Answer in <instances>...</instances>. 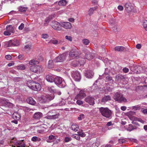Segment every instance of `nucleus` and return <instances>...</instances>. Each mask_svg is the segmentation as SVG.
Returning a JSON list of instances; mask_svg holds the SVG:
<instances>
[{
  "label": "nucleus",
  "mask_w": 147,
  "mask_h": 147,
  "mask_svg": "<svg viewBox=\"0 0 147 147\" xmlns=\"http://www.w3.org/2000/svg\"><path fill=\"white\" fill-rule=\"evenodd\" d=\"M55 138V136L53 135L49 136L48 139L47 140V142H51L53 141Z\"/></svg>",
  "instance_id": "nucleus-30"
},
{
  "label": "nucleus",
  "mask_w": 147,
  "mask_h": 147,
  "mask_svg": "<svg viewBox=\"0 0 147 147\" xmlns=\"http://www.w3.org/2000/svg\"><path fill=\"white\" fill-rule=\"evenodd\" d=\"M110 72V70L109 69L107 68L105 69V71L104 74L102 76H101L100 79H101L102 77L104 76L105 75H108Z\"/></svg>",
  "instance_id": "nucleus-40"
},
{
  "label": "nucleus",
  "mask_w": 147,
  "mask_h": 147,
  "mask_svg": "<svg viewBox=\"0 0 147 147\" xmlns=\"http://www.w3.org/2000/svg\"><path fill=\"white\" fill-rule=\"evenodd\" d=\"M31 46L30 45H26L25 46V49H31Z\"/></svg>",
  "instance_id": "nucleus-63"
},
{
  "label": "nucleus",
  "mask_w": 147,
  "mask_h": 147,
  "mask_svg": "<svg viewBox=\"0 0 147 147\" xmlns=\"http://www.w3.org/2000/svg\"><path fill=\"white\" fill-rule=\"evenodd\" d=\"M112 125H113V124H112L111 121H109L107 122L106 124L107 126L108 127H109Z\"/></svg>",
  "instance_id": "nucleus-60"
},
{
  "label": "nucleus",
  "mask_w": 147,
  "mask_h": 147,
  "mask_svg": "<svg viewBox=\"0 0 147 147\" xmlns=\"http://www.w3.org/2000/svg\"><path fill=\"white\" fill-rule=\"evenodd\" d=\"M77 50L76 49H72L69 53V56L71 57H76L80 54Z\"/></svg>",
  "instance_id": "nucleus-8"
},
{
  "label": "nucleus",
  "mask_w": 147,
  "mask_h": 147,
  "mask_svg": "<svg viewBox=\"0 0 147 147\" xmlns=\"http://www.w3.org/2000/svg\"><path fill=\"white\" fill-rule=\"evenodd\" d=\"M99 110L101 115L107 118H111L112 114V111L107 107H101Z\"/></svg>",
  "instance_id": "nucleus-2"
},
{
  "label": "nucleus",
  "mask_w": 147,
  "mask_h": 147,
  "mask_svg": "<svg viewBox=\"0 0 147 147\" xmlns=\"http://www.w3.org/2000/svg\"><path fill=\"white\" fill-rule=\"evenodd\" d=\"M125 47L123 46H116L115 48V51L118 52L123 51Z\"/></svg>",
  "instance_id": "nucleus-25"
},
{
  "label": "nucleus",
  "mask_w": 147,
  "mask_h": 147,
  "mask_svg": "<svg viewBox=\"0 0 147 147\" xmlns=\"http://www.w3.org/2000/svg\"><path fill=\"white\" fill-rule=\"evenodd\" d=\"M42 113L40 112H37L35 113L32 116L33 119L36 120H38L43 116Z\"/></svg>",
  "instance_id": "nucleus-11"
},
{
  "label": "nucleus",
  "mask_w": 147,
  "mask_h": 147,
  "mask_svg": "<svg viewBox=\"0 0 147 147\" xmlns=\"http://www.w3.org/2000/svg\"><path fill=\"white\" fill-rule=\"evenodd\" d=\"M76 103L78 105H81L83 104V102L80 100H78L76 101Z\"/></svg>",
  "instance_id": "nucleus-57"
},
{
  "label": "nucleus",
  "mask_w": 147,
  "mask_h": 147,
  "mask_svg": "<svg viewBox=\"0 0 147 147\" xmlns=\"http://www.w3.org/2000/svg\"><path fill=\"white\" fill-rule=\"evenodd\" d=\"M95 56V54L93 53L88 52L86 54L85 58L88 60H91Z\"/></svg>",
  "instance_id": "nucleus-14"
},
{
  "label": "nucleus",
  "mask_w": 147,
  "mask_h": 147,
  "mask_svg": "<svg viewBox=\"0 0 147 147\" xmlns=\"http://www.w3.org/2000/svg\"><path fill=\"white\" fill-rule=\"evenodd\" d=\"M143 25L144 28H147V20H145L144 21Z\"/></svg>",
  "instance_id": "nucleus-45"
},
{
  "label": "nucleus",
  "mask_w": 147,
  "mask_h": 147,
  "mask_svg": "<svg viewBox=\"0 0 147 147\" xmlns=\"http://www.w3.org/2000/svg\"><path fill=\"white\" fill-rule=\"evenodd\" d=\"M24 24L23 23H22L19 26L18 29L20 30H22L24 27Z\"/></svg>",
  "instance_id": "nucleus-54"
},
{
  "label": "nucleus",
  "mask_w": 147,
  "mask_h": 147,
  "mask_svg": "<svg viewBox=\"0 0 147 147\" xmlns=\"http://www.w3.org/2000/svg\"><path fill=\"white\" fill-rule=\"evenodd\" d=\"M12 117L14 119L18 120L20 119L21 116V115L18 112H16L13 113Z\"/></svg>",
  "instance_id": "nucleus-18"
},
{
  "label": "nucleus",
  "mask_w": 147,
  "mask_h": 147,
  "mask_svg": "<svg viewBox=\"0 0 147 147\" xmlns=\"http://www.w3.org/2000/svg\"><path fill=\"white\" fill-rule=\"evenodd\" d=\"M136 47L138 49H140L141 47V45L140 44H138L136 45Z\"/></svg>",
  "instance_id": "nucleus-62"
},
{
  "label": "nucleus",
  "mask_w": 147,
  "mask_h": 147,
  "mask_svg": "<svg viewBox=\"0 0 147 147\" xmlns=\"http://www.w3.org/2000/svg\"><path fill=\"white\" fill-rule=\"evenodd\" d=\"M5 58L8 60H11L12 59L11 57L9 55H6L5 56Z\"/></svg>",
  "instance_id": "nucleus-49"
},
{
  "label": "nucleus",
  "mask_w": 147,
  "mask_h": 147,
  "mask_svg": "<svg viewBox=\"0 0 147 147\" xmlns=\"http://www.w3.org/2000/svg\"><path fill=\"white\" fill-rule=\"evenodd\" d=\"M111 80H112L113 82L114 81L112 77L110 75H108L106 77L105 79L106 82H108Z\"/></svg>",
  "instance_id": "nucleus-36"
},
{
  "label": "nucleus",
  "mask_w": 147,
  "mask_h": 147,
  "mask_svg": "<svg viewBox=\"0 0 147 147\" xmlns=\"http://www.w3.org/2000/svg\"><path fill=\"white\" fill-rule=\"evenodd\" d=\"M86 95L84 91L81 90L80 91L79 93L77 95L76 97L78 99H81L83 98Z\"/></svg>",
  "instance_id": "nucleus-17"
},
{
  "label": "nucleus",
  "mask_w": 147,
  "mask_h": 147,
  "mask_svg": "<svg viewBox=\"0 0 147 147\" xmlns=\"http://www.w3.org/2000/svg\"><path fill=\"white\" fill-rule=\"evenodd\" d=\"M65 55L62 54L56 57L53 60V61L55 63L58 62H61L65 59Z\"/></svg>",
  "instance_id": "nucleus-10"
},
{
  "label": "nucleus",
  "mask_w": 147,
  "mask_h": 147,
  "mask_svg": "<svg viewBox=\"0 0 147 147\" xmlns=\"http://www.w3.org/2000/svg\"><path fill=\"white\" fill-rule=\"evenodd\" d=\"M125 9L128 12H129L131 11L132 8L131 5L129 3H126L125 5Z\"/></svg>",
  "instance_id": "nucleus-26"
},
{
  "label": "nucleus",
  "mask_w": 147,
  "mask_h": 147,
  "mask_svg": "<svg viewBox=\"0 0 147 147\" xmlns=\"http://www.w3.org/2000/svg\"><path fill=\"white\" fill-rule=\"evenodd\" d=\"M118 9L120 11L122 10L123 9V7L122 6L119 5L118 7Z\"/></svg>",
  "instance_id": "nucleus-61"
},
{
  "label": "nucleus",
  "mask_w": 147,
  "mask_h": 147,
  "mask_svg": "<svg viewBox=\"0 0 147 147\" xmlns=\"http://www.w3.org/2000/svg\"><path fill=\"white\" fill-rule=\"evenodd\" d=\"M71 140L72 139L70 137H66L65 138L64 141L66 142H67L71 141Z\"/></svg>",
  "instance_id": "nucleus-44"
},
{
  "label": "nucleus",
  "mask_w": 147,
  "mask_h": 147,
  "mask_svg": "<svg viewBox=\"0 0 147 147\" xmlns=\"http://www.w3.org/2000/svg\"><path fill=\"white\" fill-rule=\"evenodd\" d=\"M122 70L124 72L127 73L129 72V69L128 68L125 67Z\"/></svg>",
  "instance_id": "nucleus-51"
},
{
  "label": "nucleus",
  "mask_w": 147,
  "mask_h": 147,
  "mask_svg": "<svg viewBox=\"0 0 147 147\" xmlns=\"http://www.w3.org/2000/svg\"><path fill=\"white\" fill-rule=\"evenodd\" d=\"M51 25V27L55 30L60 31L61 30L60 24L56 21H53Z\"/></svg>",
  "instance_id": "nucleus-7"
},
{
  "label": "nucleus",
  "mask_w": 147,
  "mask_h": 147,
  "mask_svg": "<svg viewBox=\"0 0 147 147\" xmlns=\"http://www.w3.org/2000/svg\"><path fill=\"white\" fill-rule=\"evenodd\" d=\"M17 147H25V144L23 141H20L18 143Z\"/></svg>",
  "instance_id": "nucleus-31"
},
{
  "label": "nucleus",
  "mask_w": 147,
  "mask_h": 147,
  "mask_svg": "<svg viewBox=\"0 0 147 147\" xmlns=\"http://www.w3.org/2000/svg\"><path fill=\"white\" fill-rule=\"evenodd\" d=\"M61 115V112L58 110L53 109L49 111L47 113V119H55L59 118Z\"/></svg>",
  "instance_id": "nucleus-1"
},
{
  "label": "nucleus",
  "mask_w": 147,
  "mask_h": 147,
  "mask_svg": "<svg viewBox=\"0 0 147 147\" xmlns=\"http://www.w3.org/2000/svg\"><path fill=\"white\" fill-rule=\"evenodd\" d=\"M94 72L92 71L87 70L85 71V75L87 78H90L93 76Z\"/></svg>",
  "instance_id": "nucleus-16"
},
{
  "label": "nucleus",
  "mask_w": 147,
  "mask_h": 147,
  "mask_svg": "<svg viewBox=\"0 0 147 147\" xmlns=\"http://www.w3.org/2000/svg\"><path fill=\"white\" fill-rule=\"evenodd\" d=\"M124 79H125V78L121 74H118L116 76L115 80L118 82Z\"/></svg>",
  "instance_id": "nucleus-20"
},
{
  "label": "nucleus",
  "mask_w": 147,
  "mask_h": 147,
  "mask_svg": "<svg viewBox=\"0 0 147 147\" xmlns=\"http://www.w3.org/2000/svg\"><path fill=\"white\" fill-rule=\"evenodd\" d=\"M65 38L66 39L71 41H72V38L70 36H65Z\"/></svg>",
  "instance_id": "nucleus-50"
},
{
  "label": "nucleus",
  "mask_w": 147,
  "mask_h": 147,
  "mask_svg": "<svg viewBox=\"0 0 147 147\" xmlns=\"http://www.w3.org/2000/svg\"><path fill=\"white\" fill-rule=\"evenodd\" d=\"M46 79L48 82H53L54 80V78L52 76L49 75L46 76Z\"/></svg>",
  "instance_id": "nucleus-24"
},
{
  "label": "nucleus",
  "mask_w": 147,
  "mask_h": 147,
  "mask_svg": "<svg viewBox=\"0 0 147 147\" xmlns=\"http://www.w3.org/2000/svg\"><path fill=\"white\" fill-rule=\"evenodd\" d=\"M5 44L7 47H11L13 46V42L12 40H10L8 42H5Z\"/></svg>",
  "instance_id": "nucleus-33"
},
{
  "label": "nucleus",
  "mask_w": 147,
  "mask_h": 147,
  "mask_svg": "<svg viewBox=\"0 0 147 147\" xmlns=\"http://www.w3.org/2000/svg\"><path fill=\"white\" fill-rule=\"evenodd\" d=\"M6 30L11 33H13L14 32V29L11 25L7 26L6 27Z\"/></svg>",
  "instance_id": "nucleus-27"
},
{
  "label": "nucleus",
  "mask_w": 147,
  "mask_h": 147,
  "mask_svg": "<svg viewBox=\"0 0 147 147\" xmlns=\"http://www.w3.org/2000/svg\"><path fill=\"white\" fill-rule=\"evenodd\" d=\"M37 137L36 136H34L31 138V140L32 141L36 142L37 141Z\"/></svg>",
  "instance_id": "nucleus-58"
},
{
  "label": "nucleus",
  "mask_w": 147,
  "mask_h": 147,
  "mask_svg": "<svg viewBox=\"0 0 147 147\" xmlns=\"http://www.w3.org/2000/svg\"><path fill=\"white\" fill-rule=\"evenodd\" d=\"M111 100V97L110 96H105L102 98L101 101L102 102L105 103Z\"/></svg>",
  "instance_id": "nucleus-21"
},
{
  "label": "nucleus",
  "mask_w": 147,
  "mask_h": 147,
  "mask_svg": "<svg viewBox=\"0 0 147 147\" xmlns=\"http://www.w3.org/2000/svg\"><path fill=\"white\" fill-rule=\"evenodd\" d=\"M27 8L23 7L22 6H20L18 8L19 10L21 12H26Z\"/></svg>",
  "instance_id": "nucleus-32"
},
{
  "label": "nucleus",
  "mask_w": 147,
  "mask_h": 147,
  "mask_svg": "<svg viewBox=\"0 0 147 147\" xmlns=\"http://www.w3.org/2000/svg\"><path fill=\"white\" fill-rule=\"evenodd\" d=\"M13 42V46H18L19 45L18 41L16 39H14V40H12Z\"/></svg>",
  "instance_id": "nucleus-37"
},
{
  "label": "nucleus",
  "mask_w": 147,
  "mask_h": 147,
  "mask_svg": "<svg viewBox=\"0 0 147 147\" xmlns=\"http://www.w3.org/2000/svg\"><path fill=\"white\" fill-rule=\"evenodd\" d=\"M5 104L9 107H11L13 106V105L12 103L7 101L5 102Z\"/></svg>",
  "instance_id": "nucleus-42"
},
{
  "label": "nucleus",
  "mask_w": 147,
  "mask_h": 147,
  "mask_svg": "<svg viewBox=\"0 0 147 147\" xmlns=\"http://www.w3.org/2000/svg\"><path fill=\"white\" fill-rule=\"evenodd\" d=\"M26 101L28 103L31 105H34L36 103L35 101L32 97L28 98L27 99Z\"/></svg>",
  "instance_id": "nucleus-19"
},
{
  "label": "nucleus",
  "mask_w": 147,
  "mask_h": 147,
  "mask_svg": "<svg viewBox=\"0 0 147 147\" xmlns=\"http://www.w3.org/2000/svg\"><path fill=\"white\" fill-rule=\"evenodd\" d=\"M11 33L9 32L7 30L5 31L4 32V34L6 36L10 35L11 34Z\"/></svg>",
  "instance_id": "nucleus-48"
},
{
  "label": "nucleus",
  "mask_w": 147,
  "mask_h": 147,
  "mask_svg": "<svg viewBox=\"0 0 147 147\" xmlns=\"http://www.w3.org/2000/svg\"><path fill=\"white\" fill-rule=\"evenodd\" d=\"M72 78L76 81H80L81 79V76L80 73L77 71H74L72 74Z\"/></svg>",
  "instance_id": "nucleus-6"
},
{
  "label": "nucleus",
  "mask_w": 147,
  "mask_h": 147,
  "mask_svg": "<svg viewBox=\"0 0 147 147\" xmlns=\"http://www.w3.org/2000/svg\"><path fill=\"white\" fill-rule=\"evenodd\" d=\"M119 142L120 144L125 143L126 141L124 139L121 138L119 140Z\"/></svg>",
  "instance_id": "nucleus-47"
},
{
  "label": "nucleus",
  "mask_w": 147,
  "mask_h": 147,
  "mask_svg": "<svg viewBox=\"0 0 147 147\" xmlns=\"http://www.w3.org/2000/svg\"><path fill=\"white\" fill-rule=\"evenodd\" d=\"M121 109L122 111H124L126 110V107L125 106H122L121 108Z\"/></svg>",
  "instance_id": "nucleus-64"
},
{
  "label": "nucleus",
  "mask_w": 147,
  "mask_h": 147,
  "mask_svg": "<svg viewBox=\"0 0 147 147\" xmlns=\"http://www.w3.org/2000/svg\"><path fill=\"white\" fill-rule=\"evenodd\" d=\"M82 42L85 45H87L89 43V41L87 39H83L82 40Z\"/></svg>",
  "instance_id": "nucleus-41"
},
{
  "label": "nucleus",
  "mask_w": 147,
  "mask_h": 147,
  "mask_svg": "<svg viewBox=\"0 0 147 147\" xmlns=\"http://www.w3.org/2000/svg\"><path fill=\"white\" fill-rule=\"evenodd\" d=\"M73 137L78 140H79L80 139V136L76 134L73 135Z\"/></svg>",
  "instance_id": "nucleus-46"
},
{
  "label": "nucleus",
  "mask_w": 147,
  "mask_h": 147,
  "mask_svg": "<svg viewBox=\"0 0 147 147\" xmlns=\"http://www.w3.org/2000/svg\"><path fill=\"white\" fill-rule=\"evenodd\" d=\"M55 84L60 88H64L66 85L65 82L63 81L62 79L60 77L57 76L54 78Z\"/></svg>",
  "instance_id": "nucleus-4"
},
{
  "label": "nucleus",
  "mask_w": 147,
  "mask_h": 147,
  "mask_svg": "<svg viewBox=\"0 0 147 147\" xmlns=\"http://www.w3.org/2000/svg\"><path fill=\"white\" fill-rule=\"evenodd\" d=\"M18 57L19 59L22 60L24 58V56L23 55H20L18 56Z\"/></svg>",
  "instance_id": "nucleus-56"
},
{
  "label": "nucleus",
  "mask_w": 147,
  "mask_h": 147,
  "mask_svg": "<svg viewBox=\"0 0 147 147\" xmlns=\"http://www.w3.org/2000/svg\"><path fill=\"white\" fill-rule=\"evenodd\" d=\"M136 128L135 126H133L132 124H129V125L128 127V130L131 131L132 130L136 129Z\"/></svg>",
  "instance_id": "nucleus-34"
},
{
  "label": "nucleus",
  "mask_w": 147,
  "mask_h": 147,
  "mask_svg": "<svg viewBox=\"0 0 147 147\" xmlns=\"http://www.w3.org/2000/svg\"><path fill=\"white\" fill-rule=\"evenodd\" d=\"M53 60H50L49 61L48 63V67L49 68H52L54 67V65Z\"/></svg>",
  "instance_id": "nucleus-28"
},
{
  "label": "nucleus",
  "mask_w": 147,
  "mask_h": 147,
  "mask_svg": "<svg viewBox=\"0 0 147 147\" xmlns=\"http://www.w3.org/2000/svg\"><path fill=\"white\" fill-rule=\"evenodd\" d=\"M17 68L18 69L24 70L25 69V67L24 65L23 64H21L17 66Z\"/></svg>",
  "instance_id": "nucleus-39"
},
{
  "label": "nucleus",
  "mask_w": 147,
  "mask_h": 147,
  "mask_svg": "<svg viewBox=\"0 0 147 147\" xmlns=\"http://www.w3.org/2000/svg\"><path fill=\"white\" fill-rule=\"evenodd\" d=\"M30 70L34 72H37L40 71L41 67L39 66L33 65L30 67Z\"/></svg>",
  "instance_id": "nucleus-15"
},
{
  "label": "nucleus",
  "mask_w": 147,
  "mask_h": 147,
  "mask_svg": "<svg viewBox=\"0 0 147 147\" xmlns=\"http://www.w3.org/2000/svg\"><path fill=\"white\" fill-rule=\"evenodd\" d=\"M71 129L75 131H77L78 129V125L76 123L73 124L71 127Z\"/></svg>",
  "instance_id": "nucleus-23"
},
{
  "label": "nucleus",
  "mask_w": 147,
  "mask_h": 147,
  "mask_svg": "<svg viewBox=\"0 0 147 147\" xmlns=\"http://www.w3.org/2000/svg\"><path fill=\"white\" fill-rule=\"evenodd\" d=\"M27 84L28 87L34 91H39L41 89V86L38 83L33 81L28 82Z\"/></svg>",
  "instance_id": "nucleus-3"
},
{
  "label": "nucleus",
  "mask_w": 147,
  "mask_h": 147,
  "mask_svg": "<svg viewBox=\"0 0 147 147\" xmlns=\"http://www.w3.org/2000/svg\"><path fill=\"white\" fill-rule=\"evenodd\" d=\"M130 68L131 70V71H134L135 70L136 68V66H134V65L132 66H130Z\"/></svg>",
  "instance_id": "nucleus-52"
},
{
  "label": "nucleus",
  "mask_w": 147,
  "mask_h": 147,
  "mask_svg": "<svg viewBox=\"0 0 147 147\" xmlns=\"http://www.w3.org/2000/svg\"><path fill=\"white\" fill-rule=\"evenodd\" d=\"M60 26L66 29H70L72 27L71 24L69 22H61Z\"/></svg>",
  "instance_id": "nucleus-13"
},
{
  "label": "nucleus",
  "mask_w": 147,
  "mask_h": 147,
  "mask_svg": "<svg viewBox=\"0 0 147 147\" xmlns=\"http://www.w3.org/2000/svg\"><path fill=\"white\" fill-rule=\"evenodd\" d=\"M59 41L57 40H53L51 41V42L54 44H56L59 43Z\"/></svg>",
  "instance_id": "nucleus-53"
},
{
  "label": "nucleus",
  "mask_w": 147,
  "mask_h": 147,
  "mask_svg": "<svg viewBox=\"0 0 147 147\" xmlns=\"http://www.w3.org/2000/svg\"><path fill=\"white\" fill-rule=\"evenodd\" d=\"M66 4L67 1L65 0H62L59 1L58 5L59 6H65Z\"/></svg>",
  "instance_id": "nucleus-29"
},
{
  "label": "nucleus",
  "mask_w": 147,
  "mask_h": 147,
  "mask_svg": "<svg viewBox=\"0 0 147 147\" xmlns=\"http://www.w3.org/2000/svg\"><path fill=\"white\" fill-rule=\"evenodd\" d=\"M29 63L30 65H36L38 63V62L37 60L32 59L30 60Z\"/></svg>",
  "instance_id": "nucleus-35"
},
{
  "label": "nucleus",
  "mask_w": 147,
  "mask_h": 147,
  "mask_svg": "<svg viewBox=\"0 0 147 147\" xmlns=\"http://www.w3.org/2000/svg\"><path fill=\"white\" fill-rule=\"evenodd\" d=\"M42 38L45 39H46L49 36L47 34H43L42 35Z\"/></svg>",
  "instance_id": "nucleus-59"
},
{
  "label": "nucleus",
  "mask_w": 147,
  "mask_h": 147,
  "mask_svg": "<svg viewBox=\"0 0 147 147\" xmlns=\"http://www.w3.org/2000/svg\"><path fill=\"white\" fill-rule=\"evenodd\" d=\"M114 99L115 100L119 102L127 101V99L123 97V95L118 92L115 94Z\"/></svg>",
  "instance_id": "nucleus-5"
},
{
  "label": "nucleus",
  "mask_w": 147,
  "mask_h": 147,
  "mask_svg": "<svg viewBox=\"0 0 147 147\" xmlns=\"http://www.w3.org/2000/svg\"><path fill=\"white\" fill-rule=\"evenodd\" d=\"M84 118V115L83 114H82L79 115L78 117V119L79 120H81Z\"/></svg>",
  "instance_id": "nucleus-43"
},
{
  "label": "nucleus",
  "mask_w": 147,
  "mask_h": 147,
  "mask_svg": "<svg viewBox=\"0 0 147 147\" xmlns=\"http://www.w3.org/2000/svg\"><path fill=\"white\" fill-rule=\"evenodd\" d=\"M47 89L51 93H55L57 92V90L53 86H48Z\"/></svg>",
  "instance_id": "nucleus-22"
},
{
  "label": "nucleus",
  "mask_w": 147,
  "mask_h": 147,
  "mask_svg": "<svg viewBox=\"0 0 147 147\" xmlns=\"http://www.w3.org/2000/svg\"><path fill=\"white\" fill-rule=\"evenodd\" d=\"M94 98L89 96L85 99L86 102L88 103L90 105H93L94 104Z\"/></svg>",
  "instance_id": "nucleus-12"
},
{
  "label": "nucleus",
  "mask_w": 147,
  "mask_h": 147,
  "mask_svg": "<svg viewBox=\"0 0 147 147\" xmlns=\"http://www.w3.org/2000/svg\"><path fill=\"white\" fill-rule=\"evenodd\" d=\"M55 96L54 94L51 95H46L43 97L42 99L44 100L43 101L44 102H45L53 99L55 97Z\"/></svg>",
  "instance_id": "nucleus-9"
},
{
  "label": "nucleus",
  "mask_w": 147,
  "mask_h": 147,
  "mask_svg": "<svg viewBox=\"0 0 147 147\" xmlns=\"http://www.w3.org/2000/svg\"><path fill=\"white\" fill-rule=\"evenodd\" d=\"M50 18H47L45 20V22L46 23H45V25L47 24L50 21Z\"/></svg>",
  "instance_id": "nucleus-55"
},
{
  "label": "nucleus",
  "mask_w": 147,
  "mask_h": 147,
  "mask_svg": "<svg viewBox=\"0 0 147 147\" xmlns=\"http://www.w3.org/2000/svg\"><path fill=\"white\" fill-rule=\"evenodd\" d=\"M96 9V7L91 8L88 11V14L90 15H91L93 13V11L94 10Z\"/></svg>",
  "instance_id": "nucleus-38"
}]
</instances>
